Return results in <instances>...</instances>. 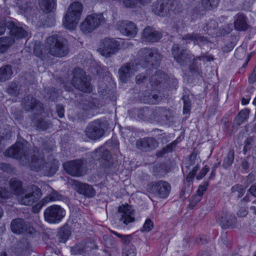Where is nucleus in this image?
Returning <instances> with one entry per match:
<instances>
[{"label":"nucleus","instance_id":"nucleus-19","mask_svg":"<svg viewBox=\"0 0 256 256\" xmlns=\"http://www.w3.org/2000/svg\"><path fill=\"white\" fill-rule=\"evenodd\" d=\"M170 186L164 181H158L151 184L152 192L157 194L160 198H166L170 194Z\"/></svg>","mask_w":256,"mask_h":256},{"label":"nucleus","instance_id":"nucleus-1","mask_svg":"<svg viewBox=\"0 0 256 256\" xmlns=\"http://www.w3.org/2000/svg\"><path fill=\"white\" fill-rule=\"evenodd\" d=\"M26 146L20 142H16L7 150L4 153L5 156L20 160L23 165L28 164L30 169L36 172L42 170L48 176H53L58 170L60 164L58 161L52 159L46 162L44 154L34 148L32 150L33 154L29 160L28 154Z\"/></svg>","mask_w":256,"mask_h":256},{"label":"nucleus","instance_id":"nucleus-26","mask_svg":"<svg viewBox=\"0 0 256 256\" xmlns=\"http://www.w3.org/2000/svg\"><path fill=\"white\" fill-rule=\"evenodd\" d=\"M218 222L223 229H226L234 228L236 223V219L234 215L225 212L219 218Z\"/></svg>","mask_w":256,"mask_h":256},{"label":"nucleus","instance_id":"nucleus-11","mask_svg":"<svg viewBox=\"0 0 256 256\" xmlns=\"http://www.w3.org/2000/svg\"><path fill=\"white\" fill-rule=\"evenodd\" d=\"M22 108L27 112H34L37 114H41L44 110L42 104L32 96L24 97L21 104Z\"/></svg>","mask_w":256,"mask_h":256},{"label":"nucleus","instance_id":"nucleus-7","mask_svg":"<svg viewBox=\"0 0 256 256\" xmlns=\"http://www.w3.org/2000/svg\"><path fill=\"white\" fill-rule=\"evenodd\" d=\"M19 198L18 202L23 205L31 206L41 197L40 189L35 185H32L25 189Z\"/></svg>","mask_w":256,"mask_h":256},{"label":"nucleus","instance_id":"nucleus-38","mask_svg":"<svg viewBox=\"0 0 256 256\" xmlns=\"http://www.w3.org/2000/svg\"><path fill=\"white\" fill-rule=\"evenodd\" d=\"M177 142L175 140L172 142L167 144L165 147L163 148L161 150L156 152V156L158 157H162L166 154L172 152L174 148L176 147Z\"/></svg>","mask_w":256,"mask_h":256},{"label":"nucleus","instance_id":"nucleus-20","mask_svg":"<svg viewBox=\"0 0 256 256\" xmlns=\"http://www.w3.org/2000/svg\"><path fill=\"white\" fill-rule=\"evenodd\" d=\"M171 4L170 0H158L152 5V10L155 14L164 16L170 11Z\"/></svg>","mask_w":256,"mask_h":256},{"label":"nucleus","instance_id":"nucleus-39","mask_svg":"<svg viewBox=\"0 0 256 256\" xmlns=\"http://www.w3.org/2000/svg\"><path fill=\"white\" fill-rule=\"evenodd\" d=\"M234 157V152L233 150H230L227 156L224 160L222 166L226 168L230 166L233 162Z\"/></svg>","mask_w":256,"mask_h":256},{"label":"nucleus","instance_id":"nucleus-2","mask_svg":"<svg viewBox=\"0 0 256 256\" xmlns=\"http://www.w3.org/2000/svg\"><path fill=\"white\" fill-rule=\"evenodd\" d=\"M46 48L50 54L56 57L64 56L69 52L67 40L58 35L49 36L47 38Z\"/></svg>","mask_w":256,"mask_h":256},{"label":"nucleus","instance_id":"nucleus-49","mask_svg":"<svg viewBox=\"0 0 256 256\" xmlns=\"http://www.w3.org/2000/svg\"><path fill=\"white\" fill-rule=\"evenodd\" d=\"M197 34L198 33L192 32V34H186L182 36V39L186 40L187 42H190L192 41L195 44H196Z\"/></svg>","mask_w":256,"mask_h":256},{"label":"nucleus","instance_id":"nucleus-15","mask_svg":"<svg viewBox=\"0 0 256 256\" xmlns=\"http://www.w3.org/2000/svg\"><path fill=\"white\" fill-rule=\"evenodd\" d=\"M98 246L92 240H88L84 242L78 244L71 248V253L72 254H82L84 256L89 255L91 250L97 249Z\"/></svg>","mask_w":256,"mask_h":256},{"label":"nucleus","instance_id":"nucleus-37","mask_svg":"<svg viewBox=\"0 0 256 256\" xmlns=\"http://www.w3.org/2000/svg\"><path fill=\"white\" fill-rule=\"evenodd\" d=\"M250 112V110L247 108L242 110L238 113L235 119V122L236 124L240 126L242 123L246 121L248 118Z\"/></svg>","mask_w":256,"mask_h":256},{"label":"nucleus","instance_id":"nucleus-22","mask_svg":"<svg viewBox=\"0 0 256 256\" xmlns=\"http://www.w3.org/2000/svg\"><path fill=\"white\" fill-rule=\"evenodd\" d=\"M76 192L87 198H92L96 194V190L92 186L86 183H82L78 181L74 180L72 181Z\"/></svg>","mask_w":256,"mask_h":256},{"label":"nucleus","instance_id":"nucleus-16","mask_svg":"<svg viewBox=\"0 0 256 256\" xmlns=\"http://www.w3.org/2000/svg\"><path fill=\"white\" fill-rule=\"evenodd\" d=\"M92 154V156L98 160L100 165L104 168H109L113 164V160L109 151L104 148L100 147L96 149Z\"/></svg>","mask_w":256,"mask_h":256},{"label":"nucleus","instance_id":"nucleus-40","mask_svg":"<svg viewBox=\"0 0 256 256\" xmlns=\"http://www.w3.org/2000/svg\"><path fill=\"white\" fill-rule=\"evenodd\" d=\"M32 121L38 128L42 130L48 128L50 124L48 122L42 118L38 119L33 118Z\"/></svg>","mask_w":256,"mask_h":256},{"label":"nucleus","instance_id":"nucleus-6","mask_svg":"<svg viewBox=\"0 0 256 256\" xmlns=\"http://www.w3.org/2000/svg\"><path fill=\"white\" fill-rule=\"evenodd\" d=\"M44 220L49 224H56L60 222L66 216V211L58 205L48 207L44 212Z\"/></svg>","mask_w":256,"mask_h":256},{"label":"nucleus","instance_id":"nucleus-35","mask_svg":"<svg viewBox=\"0 0 256 256\" xmlns=\"http://www.w3.org/2000/svg\"><path fill=\"white\" fill-rule=\"evenodd\" d=\"M12 74V66L6 65L0 68V82H5L10 79Z\"/></svg>","mask_w":256,"mask_h":256},{"label":"nucleus","instance_id":"nucleus-41","mask_svg":"<svg viewBox=\"0 0 256 256\" xmlns=\"http://www.w3.org/2000/svg\"><path fill=\"white\" fill-rule=\"evenodd\" d=\"M220 0H202V4L206 10H210L216 8Z\"/></svg>","mask_w":256,"mask_h":256},{"label":"nucleus","instance_id":"nucleus-60","mask_svg":"<svg viewBox=\"0 0 256 256\" xmlns=\"http://www.w3.org/2000/svg\"><path fill=\"white\" fill-rule=\"evenodd\" d=\"M201 199L202 196L196 194L192 198L190 202V206L192 207H194L200 201Z\"/></svg>","mask_w":256,"mask_h":256},{"label":"nucleus","instance_id":"nucleus-62","mask_svg":"<svg viewBox=\"0 0 256 256\" xmlns=\"http://www.w3.org/2000/svg\"><path fill=\"white\" fill-rule=\"evenodd\" d=\"M56 110L60 118H62L64 116V109L62 105L57 104L56 106Z\"/></svg>","mask_w":256,"mask_h":256},{"label":"nucleus","instance_id":"nucleus-52","mask_svg":"<svg viewBox=\"0 0 256 256\" xmlns=\"http://www.w3.org/2000/svg\"><path fill=\"white\" fill-rule=\"evenodd\" d=\"M136 249L133 245L130 246L126 248V252L123 254V256H136Z\"/></svg>","mask_w":256,"mask_h":256},{"label":"nucleus","instance_id":"nucleus-4","mask_svg":"<svg viewBox=\"0 0 256 256\" xmlns=\"http://www.w3.org/2000/svg\"><path fill=\"white\" fill-rule=\"evenodd\" d=\"M71 83L75 88L82 92H90L92 90L90 78L86 72L80 68L73 70Z\"/></svg>","mask_w":256,"mask_h":256},{"label":"nucleus","instance_id":"nucleus-46","mask_svg":"<svg viewBox=\"0 0 256 256\" xmlns=\"http://www.w3.org/2000/svg\"><path fill=\"white\" fill-rule=\"evenodd\" d=\"M197 155L198 152L194 150L190 156L189 158L187 160V166H186L187 168H189L190 166L196 164Z\"/></svg>","mask_w":256,"mask_h":256},{"label":"nucleus","instance_id":"nucleus-59","mask_svg":"<svg viewBox=\"0 0 256 256\" xmlns=\"http://www.w3.org/2000/svg\"><path fill=\"white\" fill-rule=\"evenodd\" d=\"M124 4L126 8H134L136 6V0H123Z\"/></svg>","mask_w":256,"mask_h":256},{"label":"nucleus","instance_id":"nucleus-58","mask_svg":"<svg viewBox=\"0 0 256 256\" xmlns=\"http://www.w3.org/2000/svg\"><path fill=\"white\" fill-rule=\"evenodd\" d=\"M208 40L206 37L202 36L200 34H197L196 44H198L200 43L202 44H205L208 43Z\"/></svg>","mask_w":256,"mask_h":256},{"label":"nucleus","instance_id":"nucleus-3","mask_svg":"<svg viewBox=\"0 0 256 256\" xmlns=\"http://www.w3.org/2000/svg\"><path fill=\"white\" fill-rule=\"evenodd\" d=\"M83 6L78 2H75L69 6L64 16V26L67 29H74L79 22Z\"/></svg>","mask_w":256,"mask_h":256},{"label":"nucleus","instance_id":"nucleus-33","mask_svg":"<svg viewBox=\"0 0 256 256\" xmlns=\"http://www.w3.org/2000/svg\"><path fill=\"white\" fill-rule=\"evenodd\" d=\"M38 2L40 9L46 12H52L55 8L54 0H39Z\"/></svg>","mask_w":256,"mask_h":256},{"label":"nucleus","instance_id":"nucleus-54","mask_svg":"<svg viewBox=\"0 0 256 256\" xmlns=\"http://www.w3.org/2000/svg\"><path fill=\"white\" fill-rule=\"evenodd\" d=\"M208 185V182H205L203 185H200L196 191V194L202 197L204 192L206 190Z\"/></svg>","mask_w":256,"mask_h":256},{"label":"nucleus","instance_id":"nucleus-63","mask_svg":"<svg viewBox=\"0 0 256 256\" xmlns=\"http://www.w3.org/2000/svg\"><path fill=\"white\" fill-rule=\"evenodd\" d=\"M252 138H250L246 140L245 141V144L244 148V152L246 153L248 150H249L252 146Z\"/></svg>","mask_w":256,"mask_h":256},{"label":"nucleus","instance_id":"nucleus-47","mask_svg":"<svg viewBox=\"0 0 256 256\" xmlns=\"http://www.w3.org/2000/svg\"><path fill=\"white\" fill-rule=\"evenodd\" d=\"M172 4L170 6V11H173L174 13L180 12L182 8V4L177 0H170Z\"/></svg>","mask_w":256,"mask_h":256},{"label":"nucleus","instance_id":"nucleus-21","mask_svg":"<svg viewBox=\"0 0 256 256\" xmlns=\"http://www.w3.org/2000/svg\"><path fill=\"white\" fill-rule=\"evenodd\" d=\"M162 36V34L154 28L148 26L146 28L142 36L143 42L148 43H152L158 42Z\"/></svg>","mask_w":256,"mask_h":256},{"label":"nucleus","instance_id":"nucleus-45","mask_svg":"<svg viewBox=\"0 0 256 256\" xmlns=\"http://www.w3.org/2000/svg\"><path fill=\"white\" fill-rule=\"evenodd\" d=\"M184 101L183 113L189 114L191 108V102L188 96H184L182 98Z\"/></svg>","mask_w":256,"mask_h":256},{"label":"nucleus","instance_id":"nucleus-13","mask_svg":"<svg viewBox=\"0 0 256 256\" xmlns=\"http://www.w3.org/2000/svg\"><path fill=\"white\" fill-rule=\"evenodd\" d=\"M120 46L117 40L113 38H106L102 40L101 47L98 50L102 56L109 57L118 52Z\"/></svg>","mask_w":256,"mask_h":256},{"label":"nucleus","instance_id":"nucleus-64","mask_svg":"<svg viewBox=\"0 0 256 256\" xmlns=\"http://www.w3.org/2000/svg\"><path fill=\"white\" fill-rule=\"evenodd\" d=\"M147 76L143 74H139L136 77V82L137 84L143 83L146 79Z\"/></svg>","mask_w":256,"mask_h":256},{"label":"nucleus","instance_id":"nucleus-29","mask_svg":"<svg viewBox=\"0 0 256 256\" xmlns=\"http://www.w3.org/2000/svg\"><path fill=\"white\" fill-rule=\"evenodd\" d=\"M234 27L236 30L240 31L246 30L249 27L248 19L243 13H238L234 16Z\"/></svg>","mask_w":256,"mask_h":256},{"label":"nucleus","instance_id":"nucleus-55","mask_svg":"<svg viewBox=\"0 0 256 256\" xmlns=\"http://www.w3.org/2000/svg\"><path fill=\"white\" fill-rule=\"evenodd\" d=\"M234 56L236 58H242L246 56L245 50L242 48H237L236 50Z\"/></svg>","mask_w":256,"mask_h":256},{"label":"nucleus","instance_id":"nucleus-57","mask_svg":"<svg viewBox=\"0 0 256 256\" xmlns=\"http://www.w3.org/2000/svg\"><path fill=\"white\" fill-rule=\"evenodd\" d=\"M209 170V168L208 166H205L200 173L196 176V178L198 180H200L203 178Z\"/></svg>","mask_w":256,"mask_h":256},{"label":"nucleus","instance_id":"nucleus-27","mask_svg":"<svg viewBox=\"0 0 256 256\" xmlns=\"http://www.w3.org/2000/svg\"><path fill=\"white\" fill-rule=\"evenodd\" d=\"M139 96L140 100L144 103L154 104L160 100V96H158L155 92L147 90L144 92H140Z\"/></svg>","mask_w":256,"mask_h":256},{"label":"nucleus","instance_id":"nucleus-51","mask_svg":"<svg viewBox=\"0 0 256 256\" xmlns=\"http://www.w3.org/2000/svg\"><path fill=\"white\" fill-rule=\"evenodd\" d=\"M154 228L153 222L150 218H147L143 226L142 231L148 232Z\"/></svg>","mask_w":256,"mask_h":256},{"label":"nucleus","instance_id":"nucleus-25","mask_svg":"<svg viewBox=\"0 0 256 256\" xmlns=\"http://www.w3.org/2000/svg\"><path fill=\"white\" fill-rule=\"evenodd\" d=\"M119 30L123 34L132 38L136 36L138 31L136 25L130 21L120 22Z\"/></svg>","mask_w":256,"mask_h":256},{"label":"nucleus","instance_id":"nucleus-5","mask_svg":"<svg viewBox=\"0 0 256 256\" xmlns=\"http://www.w3.org/2000/svg\"><path fill=\"white\" fill-rule=\"evenodd\" d=\"M139 65L145 67L148 64L158 65L161 60L160 54L156 50L148 48L140 49L138 52L136 58Z\"/></svg>","mask_w":256,"mask_h":256},{"label":"nucleus","instance_id":"nucleus-23","mask_svg":"<svg viewBox=\"0 0 256 256\" xmlns=\"http://www.w3.org/2000/svg\"><path fill=\"white\" fill-rule=\"evenodd\" d=\"M118 212L120 214V220L124 224H128L130 222H134V210L132 206L129 205L120 206L118 208Z\"/></svg>","mask_w":256,"mask_h":256},{"label":"nucleus","instance_id":"nucleus-17","mask_svg":"<svg viewBox=\"0 0 256 256\" xmlns=\"http://www.w3.org/2000/svg\"><path fill=\"white\" fill-rule=\"evenodd\" d=\"M140 66L138 61L136 59L133 62L122 66L118 70L119 77L120 80L125 82Z\"/></svg>","mask_w":256,"mask_h":256},{"label":"nucleus","instance_id":"nucleus-34","mask_svg":"<svg viewBox=\"0 0 256 256\" xmlns=\"http://www.w3.org/2000/svg\"><path fill=\"white\" fill-rule=\"evenodd\" d=\"M70 234L71 232L70 228L68 225H64L60 228L58 232V242H65L70 236Z\"/></svg>","mask_w":256,"mask_h":256},{"label":"nucleus","instance_id":"nucleus-10","mask_svg":"<svg viewBox=\"0 0 256 256\" xmlns=\"http://www.w3.org/2000/svg\"><path fill=\"white\" fill-rule=\"evenodd\" d=\"M104 21L102 14H93L87 16L82 23L80 28L84 33H90L96 28Z\"/></svg>","mask_w":256,"mask_h":256},{"label":"nucleus","instance_id":"nucleus-12","mask_svg":"<svg viewBox=\"0 0 256 256\" xmlns=\"http://www.w3.org/2000/svg\"><path fill=\"white\" fill-rule=\"evenodd\" d=\"M172 54L177 62L182 66H184L193 58L194 56L190 54L187 50L180 48L178 44H174L172 48Z\"/></svg>","mask_w":256,"mask_h":256},{"label":"nucleus","instance_id":"nucleus-43","mask_svg":"<svg viewBox=\"0 0 256 256\" xmlns=\"http://www.w3.org/2000/svg\"><path fill=\"white\" fill-rule=\"evenodd\" d=\"M231 192L232 193L238 192V198H240L244 195L246 192V188H244L243 186L236 184L232 186L231 188Z\"/></svg>","mask_w":256,"mask_h":256},{"label":"nucleus","instance_id":"nucleus-8","mask_svg":"<svg viewBox=\"0 0 256 256\" xmlns=\"http://www.w3.org/2000/svg\"><path fill=\"white\" fill-rule=\"evenodd\" d=\"M10 228L14 234H18L26 233L32 236H36L38 235V233L35 228L30 226L22 218H18L13 220L10 223Z\"/></svg>","mask_w":256,"mask_h":256},{"label":"nucleus","instance_id":"nucleus-56","mask_svg":"<svg viewBox=\"0 0 256 256\" xmlns=\"http://www.w3.org/2000/svg\"><path fill=\"white\" fill-rule=\"evenodd\" d=\"M8 192L5 188H0V202H4L8 198Z\"/></svg>","mask_w":256,"mask_h":256},{"label":"nucleus","instance_id":"nucleus-53","mask_svg":"<svg viewBox=\"0 0 256 256\" xmlns=\"http://www.w3.org/2000/svg\"><path fill=\"white\" fill-rule=\"evenodd\" d=\"M218 24L216 20H210L206 24V30L204 29V30H215L218 28Z\"/></svg>","mask_w":256,"mask_h":256},{"label":"nucleus","instance_id":"nucleus-36","mask_svg":"<svg viewBox=\"0 0 256 256\" xmlns=\"http://www.w3.org/2000/svg\"><path fill=\"white\" fill-rule=\"evenodd\" d=\"M62 198L63 196L62 194L58 192L52 190V192L42 200V202L44 204H46L50 202L62 200Z\"/></svg>","mask_w":256,"mask_h":256},{"label":"nucleus","instance_id":"nucleus-30","mask_svg":"<svg viewBox=\"0 0 256 256\" xmlns=\"http://www.w3.org/2000/svg\"><path fill=\"white\" fill-rule=\"evenodd\" d=\"M136 114L138 117L144 120H151L156 119V116L154 110L148 108H144L137 110Z\"/></svg>","mask_w":256,"mask_h":256},{"label":"nucleus","instance_id":"nucleus-28","mask_svg":"<svg viewBox=\"0 0 256 256\" xmlns=\"http://www.w3.org/2000/svg\"><path fill=\"white\" fill-rule=\"evenodd\" d=\"M32 248V244L28 238H22L17 242L14 247V252L18 255H24Z\"/></svg>","mask_w":256,"mask_h":256},{"label":"nucleus","instance_id":"nucleus-32","mask_svg":"<svg viewBox=\"0 0 256 256\" xmlns=\"http://www.w3.org/2000/svg\"><path fill=\"white\" fill-rule=\"evenodd\" d=\"M10 189L12 194L16 195L22 194L24 190L22 188V182L16 179H12L10 182Z\"/></svg>","mask_w":256,"mask_h":256},{"label":"nucleus","instance_id":"nucleus-61","mask_svg":"<svg viewBox=\"0 0 256 256\" xmlns=\"http://www.w3.org/2000/svg\"><path fill=\"white\" fill-rule=\"evenodd\" d=\"M45 204H46L42 202V200L40 201L39 202L37 203L32 207V212L35 214L38 213L43 206Z\"/></svg>","mask_w":256,"mask_h":256},{"label":"nucleus","instance_id":"nucleus-24","mask_svg":"<svg viewBox=\"0 0 256 256\" xmlns=\"http://www.w3.org/2000/svg\"><path fill=\"white\" fill-rule=\"evenodd\" d=\"M6 25L10 30V35L15 38H22L28 36V32L26 30L13 22L8 21L6 22Z\"/></svg>","mask_w":256,"mask_h":256},{"label":"nucleus","instance_id":"nucleus-14","mask_svg":"<svg viewBox=\"0 0 256 256\" xmlns=\"http://www.w3.org/2000/svg\"><path fill=\"white\" fill-rule=\"evenodd\" d=\"M66 172L74 176H80L82 175L84 161L78 159L67 162L63 164Z\"/></svg>","mask_w":256,"mask_h":256},{"label":"nucleus","instance_id":"nucleus-31","mask_svg":"<svg viewBox=\"0 0 256 256\" xmlns=\"http://www.w3.org/2000/svg\"><path fill=\"white\" fill-rule=\"evenodd\" d=\"M14 40L10 36L0 38V53L4 54L14 44Z\"/></svg>","mask_w":256,"mask_h":256},{"label":"nucleus","instance_id":"nucleus-48","mask_svg":"<svg viewBox=\"0 0 256 256\" xmlns=\"http://www.w3.org/2000/svg\"><path fill=\"white\" fill-rule=\"evenodd\" d=\"M162 82V76L160 73H156L150 78V82L152 85H158Z\"/></svg>","mask_w":256,"mask_h":256},{"label":"nucleus","instance_id":"nucleus-50","mask_svg":"<svg viewBox=\"0 0 256 256\" xmlns=\"http://www.w3.org/2000/svg\"><path fill=\"white\" fill-rule=\"evenodd\" d=\"M199 164H196L192 170L189 172L188 175L186 176V180L188 182H192L196 172L199 169Z\"/></svg>","mask_w":256,"mask_h":256},{"label":"nucleus","instance_id":"nucleus-42","mask_svg":"<svg viewBox=\"0 0 256 256\" xmlns=\"http://www.w3.org/2000/svg\"><path fill=\"white\" fill-rule=\"evenodd\" d=\"M6 92L12 96H17L19 94L18 85L16 82H12L8 87Z\"/></svg>","mask_w":256,"mask_h":256},{"label":"nucleus","instance_id":"nucleus-44","mask_svg":"<svg viewBox=\"0 0 256 256\" xmlns=\"http://www.w3.org/2000/svg\"><path fill=\"white\" fill-rule=\"evenodd\" d=\"M154 112L155 113L156 118H158L159 117L167 118L170 114L169 110L164 108H159L154 110Z\"/></svg>","mask_w":256,"mask_h":256},{"label":"nucleus","instance_id":"nucleus-9","mask_svg":"<svg viewBox=\"0 0 256 256\" xmlns=\"http://www.w3.org/2000/svg\"><path fill=\"white\" fill-rule=\"evenodd\" d=\"M84 132L88 138L94 140L100 138L105 133L102 122L99 120L90 123Z\"/></svg>","mask_w":256,"mask_h":256},{"label":"nucleus","instance_id":"nucleus-18","mask_svg":"<svg viewBox=\"0 0 256 256\" xmlns=\"http://www.w3.org/2000/svg\"><path fill=\"white\" fill-rule=\"evenodd\" d=\"M158 143L154 138L147 137L136 140V145L138 149L143 152H149L158 146Z\"/></svg>","mask_w":256,"mask_h":256}]
</instances>
